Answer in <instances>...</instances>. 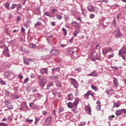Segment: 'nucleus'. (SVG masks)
<instances>
[{"instance_id": "15", "label": "nucleus", "mask_w": 126, "mask_h": 126, "mask_svg": "<svg viewBox=\"0 0 126 126\" xmlns=\"http://www.w3.org/2000/svg\"><path fill=\"white\" fill-rule=\"evenodd\" d=\"M112 50H113L112 49V48L110 47V48H104L103 51H102V53H104V52H105V55H107V53L110 51H112Z\"/></svg>"}, {"instance_id": "5", "label": "nucleus", "mask_w": 126, "mask_h": 126, "mask_svg": "<svg viewBox=\"0 0 126 126\" xmlns=\"http://www.w3.org/2000/svg\"><path fill=\"white\" fill-rule=\"evenodd\" d=\"M90 95H91V96L92 97H94L95 93H93L92 91H88V92L84 95V97L86 99H88V97H89Z\"/></svg>"}, {"instance_id": "3", "label": "nucleus", "mask_w": 126, "mask_h": 126, "mask_svg": "<svg viewBox=\"0 0 126 126\" xmlns=\"http://www.w3.org/2000/svg\"><path fill=\"white\" fill-rule=\"evenodd\" d=\"M91 58L93 62H95L96 60H99L100 59V54L95 52L92 53Z\"/></svg>"}, {"instance_id": "39", "label": "nucleus", "mask_w": 126, "mask_h": 126, "mask_svg": "<svg viewBox=\"0 0 126 126\" xmlns=\"http://www.w3.org/2000/svg\"><path fill=\"white\" fill-rule=\"evenodd\" d=\"M114 118H115V116L114 115H112L109 116L108 119H109V120H110V121H112V120H113V119H114Z\"/></svg>"}, {"instance_id": "52", "label": "nucleus", "mask_w": 126, "mask_h": 126, "mask_svg": "<svg viewBox=\"0 0 126 126\" xmlns=\"http://www.w3.org/2000/svg\"><path fill=\"white\" fill-rule=\"evenodd\" d=\"M7 124H5L4 123H0V126H6Z\"/></svg>"}, {"instance_id": "11", "label": "nucleus", "mask_w": 126, "mask_h": 126, "mask_svg": "<svg viewBox=\"0 0 126 126\" xmlns=\"http://www.w3.org/2000/svg\"><path fill=\"white\" fill-rule=\"evenodd\" d=\"M59 54V50H52L50 51V55L51 56H55L56 55H58Z\"/></svg>"}, {"instance_id": "58", "label": "nucleus", "mask_w": 126, "mask_h": 126, "mask_svg": "<svg viewBox=\"0 0 126 126\" xmlns=\"http://www.w3.org/2000/svg\"><path fill=\"white\" fill-rule=\"evenodd\" d=\"M90 16V18H94V17H95V15L94 14H91Z\"/></svg>"}, {"instance_id": "26", "label": "nucleus", "mask_w": 126, "mask_h": 126, "mask_svg": "<svg viewBox=\"0 0 126 126\" xmlns=\"http://www.w3.org/2000/svg\"><path fill=\"white\" fill-rule=\"evenodd\" d=\"M52 71H57L58 72H60V71H61V70L59 67L52 68Z\"/></svg>"}, {"instance_id": "50", "label": "nucleus", "mask_w": 126, "mask_h": 126, "mask_svg": "<svg viewBox=\"0 0 126 126\" xmlns=\"http://www.w3.org/2000/svg\"><path fill=\"white\" fill-rule=\"evenodd\" d=\"M0 83H1L3 85H6V83H5V81L2 80V79L0 80Z\"/></svg>"}, {"instance_id": "17", "label": "nucleus", "mask_w": 126, "mask_h": 126, "mask_svg": "<svg viewBox=\"0 0 126 126\" xmlns=\"http://www.w3.org/2000/svg\"><path fill=\"white\" fill-rule=\"evenodd\" d=\"M115 115H116L117 116H121V115H123L121 109H118L116 110Z\"/></svg>"}, {"instance_id": "54", "label": "nucleus", "mask_w": 126, "mask_h": 126, "mask_svg": "<svg viewBox=\"0 0 126 126\" xmlns=\"http://www.w3.org/2000/svg\"><path fill=\"white\" fill-rule=\"evenodd\" d=\"M42 24L40 22H37L36 24H35V26H40Z\"/></svg>"}, {"instance_id": "38", "label": "nucleus", "mask_w": 126, "mask_h": 126, "mask_svg": "<svg viewBox=\"0 0 126 126\" xmlns=\"http://www.w3.org/2000/svg\"><path fill=\"white\" fill-rule=\"evenodd\" d=\"M17 5V4H14V3L12 4V5H11L12 9H14V8H15V7H16Z\"/></svg>"}, {"instance_id": "7", "label": "nucleus", "mask_w": 126, "mask_h": 126, "mask_svg": "<svg viewBox=\"0 0 126 126\" xmlns=\"http://www.w3.org/2000/svg\"><path fill=\"white\" fill-rule=\"evenodd\" d=\"M4 75L6 77H9V76H11V75H13V73L10 71H6L5 72Z\"/></svg>"}, {"instance_id": "41", "label": "nucleus", "mask_w": 126, "mask_h": 126, "mask_svg": "<svg viewBox=\"0 0 126 126\" xmlns=\"http://www.w3.org/2000/svg\"><path fill=\"white\" fill-rule=\"evenodd\" d=\"M121 112L122 113V115L123 114H126V109H121Z\"/></svg>"}, {"instance_id": "9", "label": "nucleus", "mask_w": 126, "mask_h": 126, "mask_svg": "<svg viewBox=\"0 0 126 126\" xmlns=\"http://www.w3.org/2000/svg\"><path fill=\"white\" fill-rule=\"evenodd\" d=\"M4 30L6 34H7L8 36H10V32H11V30H9L8 27H5L4 28Z\"/></svg>"}, {"instance_id": "36", "label": "nucleus", "mask_w": 126, "mask_h": 126, "mask_svg": "<svg viewBox=\"0 0 126 126\" xmlns=\"http://www.w3.org/2000/svg\"><path fill=\"white\" fill-rule=\"evenodd\" d=\"M44 15H46V16H51V12H46L44 13Z\"/></svg>"}, {"instance_id": "44", "label": "nucleus", "mask_w": 126, "mask_h": 126, "mask_svg": "<svg viewBox=\"0 0 126 126\" xmlns=\"http://www.w3.org/2000/svg\"><path fill=\"white\" fill-rule=\"evenodd\" d=\"M5 95L7 96V97H8V96H9V92L6 91V90H5Z\"/></svg>"}, {"instance_id": "62", "label": "nucleus", "mask_w": 126, "mask_h": 126, "mask_svg": "<svg viewBox=\"0 0 126 126\" xmlns=\"http://www.w3.org/2000/svg\"><path fill=\"white\" fill-rule=\"evenodd\" d=\"M34 105V103L33 102H32L30 104V106L31 107V108H34V107H33V105Z\"/></svg>"}, {"instance_id": "6", "label": "nucleus", "mask_w": 126, "mask_h": 126, "mask_svg": "<svg viewBox=\"0 0 126 126\" xmlns=\"http://www.w3.org/2000/svg\"><path fill=\"white\" fill-rule=\"evenodd\" d=\"M88 9L89 11H90L91 12H95V13L98 12V10L96 11L95 7H94L92 5H89L88 6Z\"/></svg>"}, {"instance_id": "29", "label": "nucleus", "mask_w": 126, "mask_h": 126, "mask_svg": "<svg viewBox=\"0 0 126 126\" xmlns=\"http://www.w3.org/2000/svg\"><path fill=\"white\" fill-rule=\"evenodd\" d=\"M50 78L53 80H57L58 79V76H52L50 77Z\"/></svg>"}, {"instance_id": "57", "label": "nucleus", "mask_w": 126, "mask_h": 126, "mask_svg": "<svg viewBox=\"0 0 126 126\" xmlns=\"http://www.w3.org/2000/svg\"><path fill=\"white\" fill-rule=\"evenodd\" d=\"M24 52H25V53H26L27 54H29V53H30V51L27 49H25L24 50Z\"/></svg>"}, {"instance_id": "2", "label": "nucleus", "mask_w": 126, "mask_h": 126, "mask_svg": "<svg viewBox=\"0 0 126 126\" xmlns=\"http://www.w3.org/2000/svg\"><path fill=\"white\" fill-rule=\"evenodd\" d=\"M118 55L119 57H121V58H122L123 60L126 61V56L124 55H126V47H124L121 49H120L119 51Z\"/></svg>"}, {"instance_id": "43", "label": "nucleus", "mask_w": 126, "mask_h": 126, "mask_svg": "<svg viewBox=\"0 0 126 126\" xmlns=\"http://www.w3.org/2000/svg\"><path fill=\"white\" fill-rule=\"evenodd\" d=\"M56 17L57 19H59V20H60V19H62V18H63V17L61 15H57Z\"/></svg>"}, {"instance_id": "8", "label": "nucleus", "mask_w": 126, "mask_h": 126, "mask_svg": "<svg viewBox=\"0 0 126 126\" xmlns=\"http://www.w3.org/2000/svg\"><path fill=\"white\" fill-rule=\"evenodd\" d=\"M3 53L6 57H9V56H10V54H9V53H8V48L7 47H5L4 48V50L3 51Z\"/></svg>"}, {"instance_id": "49", "label": "nucleus", "mask_w": 126, "mask_h": 126, "mask_svg": "<svg viewBox=\"0 0 126 126\" xmlns=\"http://www.w3.org/2000/svg\"><path fill=\"white\" fill-rule=\"evenodd\" d=\"M73 34H74V36L76 37L77 36V34H78V31L77 30L75 31Z\"/></svg>"}, {"instance_id": "51", "label": "nucleus", "mask_w": 126, "mask_h": 126, "mask_svg": "<svg viewBox=\"0 0 126 126\" xmlns=\"http://www.w3.org/2000/svg\"><path fill=\"white\" fill-rule=\"evenodd\" d=\"M22 7V6L20 4H18V6L17 7V9L18 10V9H20Z\"/></svg>"}, {"instance_id": "46", "label": "nucleus", "mask_w": 126, "mask_h": 126, "mask_svg": "<svg viewBox=\"0 0 126 126\" xmlns=\"http://www.w3.org/2000/svg\"><path fill=\"white\" fill-rule=\"evenodd\" d=\"M35 121L34 122V125H36L37 123L39 122V119L38 117H35Z\"/></svg>"}, {"instance_id": "61", "label": "nucleus", "mask_w": 126, "mask_h": 126, "mask_svg": "<svg viewBox=\"0 0 126 126\" xmlns=\"http://www.w3.org/2000/svg\"><path fill=\"white\" fill-rule=\"evenodd\" d=\"M7 119L9 120V121H10L11 122L12 121V118H11V117H10V116L8 117Z\"/></svg>"}, {"instance_id": "4", "label": "nucleus", "mask_w": 126, "mask_h": 126, "mask_svg": "<svg viewBox=\"0 0 126 126\" xmlns=\"http://www.w3.org/2000/svg\"><path fill=\"white\" fill-rule=\"evenodd\" d=\"M114 34H115V36L116 38H120L121 36H123V34H122V32H121V31L119 28L115 30V31L114 32Z\"/></svg>"}, {"instance_id": "13", "label": "nucleus", "mask_w": 126, "mask_h": 126, "mask_svg": "<svg viewBox=\"0 0 126 126\" xmlns=\"http://www.w3.org/2000/svg\"><path fill=\"white\" fill-rule=\"evenodd\" d=\"M70 80H71V83L72 85H73V86L76 88L75 84H77V81H76V79H74L73 78H70Z\"/></svg>"}, {"instance_id": "64", "label": "nucleus", "mask_w": 126, "mask_h": 126, "mask_svg": "<svg viewBox=\"0 0 126 126\" xmlns=\"http://www.w3.org/2000/svg\"><path fill=\"white\" fill-rule=\"evenodd\" d=\"M21 19V18L19 16L17 17V21H20Z\"/></svg>"}, {"instance_id": "37", "label": "nucleus", "mask_w": 126, "mask_h": 126, "mask_svg": "<svg viewBox=\"0 0 126 126\" xmlns=\"http://www.w3.org/2000/svg\"><path fill=\"white\" fill-rule=\"evenodd\" d=\"M56 85L57 87H62V83L61 82H58Z\"/></svg>"}, {"instance_id": "31", "label": "nucleus", "mask_w": 126, "mask_h": 126, "mask_svg": "<svg viewBox=\"0 0 126 126\" xmlns=\"http://www.w3.org/2000/svg\"><path fill=\"white\" fill-rule=\"evenodd\" d=\"M35 14H39L40 13H41V12L40 11V9L37 8L36 9L35 11H34Z\"/></svg>"}, {"instance_id": "16", "label": "nucleus", "mask_w": 126, "mask_h": 126, "mask_svg": "<svg viewBox=\"0 0 126 126\" xmlns=\"http://www.w3.org/2000/svg\"><path fill=\"white\" fill-rule=\"evenodd\" d=\"M68 101H72L74 99V96H73V95L72 94H68Z\"/></svg>"}, {"instance_id": "53", "label": "nucleus", "mask_w": 126, "mask_h": 126, "mask_svg": "<svg viewBox=\"0 0 126 126\" xmlns=\"http://www.w3.org/2000/svg\"><path fill=\"white\" fill-rule=\"evenodd\" d=\"M114 56H115L114 54H112L110 55H109L108 59H111L112 58H114Z\"/></svg>"}, {"instance_id": "21", "label": "nucleus", "mask_w": 126, "mask_h": 126, "mask_svg": "<svg viewBox=\"0 0 126 126\" xmlns=\"http://www.w3.org/2000/svg\"><path fill=\"white\" fill-rule=\"evenodd\" d=\"M87 111L88 112L89 115H91V106L90 105H88L87 106Z\"/></svg>"}, {"instance_id": "10", "label": "nucleus", "mask_w": 126, "mask_h": 126, "mask_svg": "<svg viewBox=\"0 0 126 126\" xmlns=\"http://www.w3.org/2000/svg\"><path fill=\"white\" fill-rule=\"evenodd\" d=\"M51 122H52V117H48L45 121L46 126H49L51 124Z\"/></svg>"}, {"instance_id": "19", "label": "nucleus", "mask_w": 126, "mask_h": 126, "mask_svg": "<svg viewBox=\"0 0 126 126\" xmlns=\"http://www.w3.org/2000/svg\"><path fill=\"white\" fill-rule=\"evenodd\" d=\"M39 84L41 87H44L46 85V80L39 81Z\"/></svg>"}, {"instance_id": "27", "label": "nucleus", "mask_w": 126, "mask_h": 126, "mask_svg": "<svg viewBox=\"0 0 126 126\" xmlns=\"http://www.w3.org/2000/svg\"><path fill=\"white\" fill-rule=\"evenodd\" d=\"M62 31H63V34H64V36H65L66 35H67V31H66V29H65L64 28H63L62 29Z\"/></svg>"}, {"instance_id": "63", "label": "nucleus", "mask_w": 126, "mask_h": 126, "mask_svg": "<svg viewBox=\"0 0 126 126\" xmlns=\"http://www.w3.org/2000/svg\"><path fill=\"white\" fill-rule=\"evenodd\" d=\"M43 115H46L47 114V111L46 110L42 111Z\"/></svg>"}, {"instance_id": "45", "label": "nucleus", "mask_w": 126, "mask_h": 126, "mask_svg": "<svg viewBox=\"0 0 126 126\" xmlns=\"http://www.w3.org/2000/svg\"><path fill=\"white\" fill-rule=\"evenodd\" d=\"M82 13L85 16H86V10L85 9H82Z\"/></svg>"}, {"instance_id": "28", "label": "nucleus", "mask_w": 126, "mask_h": 126, "mask_svg": "<svg viewBox=\"0 0 126 126\" xmlns=\"http://www.w3.org/2000/svg\"><path fill=\"white\" fill-rule=\"evenodd\" d=\"M51 86H54V83H53V82H50L47 85V87L48 88H50Z\"/></svg>"}, {"instance_id": "32", "label": "nucleus", "mask_w": 126, "mask_h": 126, "mask_svg": "<svg viewBox=\"0 0 126 126\" xmlns=\"http://www.w3.org/2000/svg\"><path fill=\"white\" fill-rule=\"evenodd\" d=\"M51 12H52V13L53 14H55V13H56V12H58V9H53L51 10Z\"/></svg>"}, {"instance_id": "56", "label": "nucleus", "mask_w": 126, "mask_h": 126, "mask_svg": "<svg viewBox=\"0 0 126 126\" xmlns=\"http://www.w3.org/2000/svg\"><path fill=\"white\" fill-rule=\"evenodd\" d=\"M29 81V79L28 78H27L24 80V83H27L28 81Z\"/></svg>"}, {"instance_id": "20", "label": "nucleus", "mask_w": 126, "mask_h": 126, "mask_svg": "<svg viewBox=\"0 0 126 126\" xmlns=\"http://www.w3.org/2000/svg\"><path fill=\"white\" fill-rule=\"evenodd\" d=\"M24 62L26 64H27V65H29V63H30V62H32V59H28L26 60L24 59Z\"/></svg>"}, {"instance_id": "48", "label": "nucleus", "mask_w": 126, "mask_h": 126, "mask_svg": "<svg viewBox=\"0 0 126 126\" xmlns=\"http://www.w3.org/2000/svg\"><path fill=\"white\" fill-rule=\"evenodd\" d=\"M7 108H9V110H12V109H13V106L9 104V105H7Z\"/></svg>"}, {"instance_id": "30", "label": "nucleus", "mask_w": 126, "mask_h": 126, "mask_svg": "<svg viewBox=\"0 0 126 126\" xmlns=\"http://www.w3.org/2000/svg\"><path fill=\"white\" fill-rule=\"evenodd\" d=\"M4 103L5 105H7V106H8L9 104H11V101H10V100H5Z\"/></svg>"}, {"instance_id": "60", "label": "nucleus", "mask_w": 126, "mask_h": 126, "mask_svg": "<svg viewBox=\"0 0 126 126\" xmlns=\"http://www.w3.org/2000/svg\"><path fill=\"white\" fill-rule=\"evenodd\" d=\"M32 90L33 92H36L37 89L35 88H32Z\"/></svg>"}, {"instance_id": "55", "label": "nucleus", "mask_w": 126, "mask_h": 126, "mask_svg": "<svg viewBox=\"0 0 126 126\" xmlns=\"http://www.w3.org/2000/svg\"><path fill=\"white\" fill-rule=\"evenodd\" d=\"M111 68H113V69H115L116 70H118V67L114 66H111Z\"/></svg>"}, {"instance_id": "12", "label": "nucleus", "mask_w": 126, "mask_h": 126, "mask_svg": "<svg viewBox=\"0 0 126 126\" xmlns=\"http://www.w3.org/2000/svg\"><path fill=\"white\" fill-rule=\"evenodd\" d=\"M40 73L41 74H44V73H46V74H48V68H42L40 69Z\"/></svg>"}, {"instance_id": "34", "label": "nucleus", "mask_w": 126, "mask_h": 126, "mask_svg": "<svg viewBox=\"0 0 126 126\" xmlns=\"http://www.w3.org/2000/svg\"><path fill=\"white\" fill-rule=\"evenodd\" d=\"M59 113H62L64 111V108L63 107H60L59 108Z\"/></svg>"}, {"instance_id": "22", "label": "nucleus", "mask_w": 126, "mask_h": 126, "mask_svg": "<svg viewBox=\"0 0 126 126\" xmlns=\"http://www.w3.org/2000/svg\"><path fill=\"white\" fill-rule=\"evenodd\" d=\"M88 76H97V73L95 71H93L91 73L88 74Z\"/></svg>"}, {"instance_id": "18", "label": "nucleus", "mask_w": 126, "mask_h": 126, "mask_svg": "<svg viewBox=\"0 0 126 126\" xmlns=\"http://www.w3.org/2000/svg\"><path fill=\"white\" fill-rule=\"evenodd\" d=\"M113 83L116 87L119 86V81H118V79H117L116 77L114 78Z\"/></svg>"}, {"instance_id": "47", "label": "nucleus", "mask_w": 126, "mask_h": 126, "mask_svg": "<svg viewBox=\"0 0 126 126\" xmlns=\"http://www.w3.org/2000/svg\"><path fill=\"white\" fill-rule=\"evenodd\" d=\"M72 111V112H74L75 114L78 113V110L77 109H73Z\"/></svg>"}, {"instance_id": "42", "label": "nucleus", "mask_w": 126, "mask_h": 126, "mask_svg": "<svg viewBox=\"0 0 126 126\" xmlns=\"http://www.w3.org/2000/svg\"><path fill=\"white\" fill-rule=\"evenodd\" d=\"M14 99H18V98H20V96L17 94H15L13 95Z\"/></svg>"}, {"instance_id": "40", "label": "nucleus", "mask_w": 126, "mask_h": 126, "mask_svg": "<svg viewBox=\"0 0 126 126\" xmlns=\"http://www.w3.org/2000/svg\"><path fill=\"white\" fill-rule=\"evenodd\" d=\"M96 109L97 110V111H100V110H101V106L97 105L96 106Z\"/></svg>"}, {"instance_id": "14", "label": "nucleus", "mask_w": 126, "mask_h": 126, "mask_svg": "<svg viewBox=\"0 0 126 126\" xmlns=\"http://www.w3.org/2000/svg\"><path fill=\"white\" fill-rule=\"evenodd\" d=\"M72 26L74 27V28H77L78 27H80V25L76 22H72Z\"/></svg>"}, {"instance_id": "35", "label": "nucleus", "mask_w": 126, "mask_h": 126, "mask_svg": "<svg viewBox=\"0 0 126 126\" xmlns=\"http://www.w3.org/2000/svg\"><path fill=\"white\" fill-rule=\"evenodd\" d=\"M26 123H32L33 120L29 119L28 118L26 120Z\"/></svg>"}, {"instance_id": "33", "label": "nucleus", "mask_w": 126, "mask_h": 126, "mask_svg": "<svg viewBox=\"0 0 126 126\" xmlns=\"http://www.w3.org/2000/svg\"><path fill=\"white\" fill-rule=\"evenodd\" d=\"M38 77L40 79L39 81H43V80H46V79H45L44 78V77H43V76L39 75Z\"/></svg>"}, {"instance_id": "23", "label": "nucleus", "mask_w": 126, "mask_h": 126, "mask_svg": "<svg viewBox=\"0 0 126 126\" xmlns=\"http://www.w3.org/2000/svg\"><path fill=\"white\" fill-rule=\"evenodd\" d=\"M10 4V3L8 1H7L4 5L5 8H6L7 9H9L10 8V7L9 6Z\"/></svg>"}, {"instance_id": "25", "label": "nucleus", "mask_w": 126, "mask_h": 126, "mask_svg": "<svg viewBox=\"0 0 126 126\" xmlns=\"http://www.w3.org/2000/svg\"><path fill=\"white\" fill-rule=\"evenodd\" d=\"M121 106L120 103H115L113 106V108H119Z\"/></svg>"}, {"instance_id": "24", "label": "nucleus", "mask_w": 126, "mask_h": 126, "mask_svg": "<svg viewBox=\"0 0 126 126\" xmlns=\"http://www.w3.org/2000/svg\"><path fill=\"white\" fill-rule=\"evenodd\" d=\"M91 88L93 90H94V91L97 92L98 90H99V88L95 86H94L93 85H91Z\"/></svg>"}, {"instance_id": "59", "label": "nucleus", "mask_w": 126, "mask_h": 126, "mask_svg": "<svg viewBox=\"0 0 126 126\" xmlns=\"http://www.w3.org/2000/svg\"><path fill=\"white\" fill-rule=\"evenodd\" d=\"M96 103L97 105H99L101 104V101H100L99 100H98L96 101Z\"/></svg>"}, {"instance_id": "1", "label": "nucleus", "mask_w": 126, "mask_h": 126, "mask_svg": "<svg viewBox=\"0 0 126 126\" xmlns=\"http://www.w3.org/2000/svg\"><path fill=\"white\" fill-rule=\"evenodd\" d=\"M79 103V99L76 98L73 103L71 102H69L67 104V105L68 108H69L70 109H72V108H73L74 107H75V108H76Z\"/></svg>"}]
</instances>
